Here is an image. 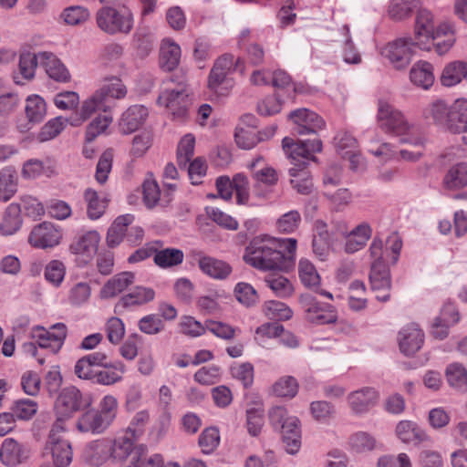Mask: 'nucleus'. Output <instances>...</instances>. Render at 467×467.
<instances>
[{
	"instance_id": "40",
	"label": "nucleus",
	"mask_w": 467,
	"mask_h": 467,
	"mask_svg": "<svg viewBox=\"0 0 467 467\" xmlns=\"http://www.w3.org/2000/svg\"><path fill=\"white\" fill-rule=\"evenodd\" d=\"M16 171L12 167H5L0 171V201L8 202L16 192Z\"/></svg>"
},
{
	"instance_id": "62",
	"label": "nucleus",
	"mask_w": 467,
	"mask_h": 467,
	"mask_svg": "<svg viewBox=\"0 0 467 467\" xmlns=\"http://www.w3.org/2000/svg\"><path fill=\"white\" fill-rule=\"evenodd\" d=\"M62 17L68 26H80L89 18V12L85 7L74 5L66 8Z\"/></svg>"
},
{
	"instance_id": "4",
	"label": "nucleus",
	"mask_w": 467,
	"mask_h": 467,
	"mask_svg": "<svg viewBox=\"0 0 467 467\" xmlns=\"http://www.w3.org/2000/svg\"><path fill=\"white\" fill-rule=\"evenodd\" d=\"M127 92V87L119 78L115 76L104 78L99 88L90 98L83 101L81 105L83 117L79 119L87 120L98 110L106 112L109 108V99H122L126 97Z\"/></svg>"
},
{
	"instance_id": "43",
	"label": "nucleus",
	"mask_w": 467,
	"mask_h": 467,
	"mask_svg": "<svg viewBox=\"0 0 467 467\" xmlns=\"http://www.w3.org/2000/svg\"><path fill=\"white\" fill-rule=\"evenodd\" d=\"M265 282L278 297L286 298L291 296L294 293V286L292 283L284 275H269L265 279Z\"/></svg>"
},
{
	"instance_id": "61",
	"label": "nucleus",
	"mask_w": 467,
	"mask_h": 467,
	"mask_svg": "<svg viewBox=\"0 0 467 467\" xmlns=\"http://www.w3.org/2000/svg\"><path fill=\"white\" fill-rule=\"evenodd\" d=\"M205 327L214 336L224 340L234 338L236 331H240L238 328L233 327L229 324L215 320H207L205 322Z\"/></svg>"
},
{
	"instance_id": "25",
	"label": "nucleus",
	"mask_w": 467,
	"mask_h": 467,
	"mask_svg": "<svg viewBox=\"0 0 467 467\" xmlns=\"http://www.w3.org/2000/svg\"><path fill=\"white\" fill-rule=\"evenodd\" d=\"M83 197L87 203L88 217L91 220L100 218L104 214L109 202L108 194L104 192H98L92 188H88L85 190Z\"/></svg>"
},
{
	"instance_id": "48",
	"label": "nucleus",
	"mask_w": 467,
	"mask_h": 467,
	"mask_svg": "<svg viewBox=\"0 0 467 467\" xmlns=\"http://www.w3.org/2000/svg\"><path fill=\"white\" fill-rule=\"evenodd\" d=\"M272 390L277 397L292 399L297 394L298 382L292 376H284L274 383Z\"/></svg>"
},
{
	"instance_id": "63",
	"label": "nucleus",
	"mask_w": 467,
	"mask_h": 467,
	"mask_svg": "<svg viewBox=\"0 0 467 467\" xmlns=\"http://www.w3.org/2000/svg\"><path fill=\"white\" fill-rule=\"evenodd\" d=\"M12 411L19 420H29L36 413L37 403L29 399H22L14 403Z\"/></svg>"
},
{
	"instance_id": "14",
	"label": "nucleus",
	"mask_w": 467,
	"mask_h": 467,
	"mask_svg": "<svg viewBox=\"0 0 467 467\" xmlns=\"http://www.w3.org/2000/svg\"><path fill=\"white\" fill-rule=\"evenodd\" d=\"M61 237L60 230L54 223L43 222L32 229L28 242L34 247L47 249L57 245Z\"/></svg>"
},
{
	"instance_id": "19",
	"label": "nucleus",
	"mask_w": 467,
	"mask_h": 467,
	"mask_svg": "<svg viewBox=\"0 0 467 467\" xmlns=\"http://www.w3.org/2000/svg\"><path fill=\"white\" fill-rule=\"evenodd\" d=\"M424 342V333L416 324L404 327L399 333L400 351L406 356H411L420 349Z\"/></svg>"
},
{
	"instance_id": "22",
	"label": "nucleus",
	"mask_w": 467,
	"mask_h": 467,
	"mask_svg": "<svg viewBox=\"0 0 467 467\" xmlns=\"http://www.w3.org/2000/svg\"><path fill=\"white\" fill-rule=\"evenodd\" d=\"M40 66L48 77L57 82H67L70 74L65 65L53 53L39 52Z\"/></svg>"
},
{
	"instance_id": "28",
	"label": "nucleus",
	"mask_w": 467,
	"mask_h": 467,
	"mask_svg": "<svg viewBox=\"0 0 467 467\" xmlns=\"http://www.w3.org/2000/svg\"><path fill=\"white\" fill-rule=\"evenodd\" d=\"M448 130L453 133L467 132V99H456L451 106Z\"/></svg>"
},
{
	"instance_id": "11",
	"label": "nucleus",
	"mask_w": 467,
	"mask_h": 467,
	"mask_svg": "<svg viewBox=\"0 0 467 467\" xmlns=\"http://www.w3.org/2000/svg\"><path fill=\"white\" fill-rule=\"evenodd\" d=\"M83 407L82 393L74 386L64 388L55 402V413L59 419H69Z\"/></svg>"
},
{
	"instance_id": "52",
	"label": "nucleus",
	"mask_w": 467,
	"mask_h": 467,
	"mask_svg": "<svg viewBox=\"0 0 467 467\" xmlns=\"http://www.w3.org/2000/svg\"><path fill=\"white\" fill-rule=\"evenodd\" d=\"M432 49L439 55L446 54L456 41L454 31H432Z\"/></svg>"
},
{
	"instance_id": "29",
	"label": "nucleus",
	"mask_w": 467,
	"mask_h": 467,
	"mask_svg": "<svg viewBox=\"0 0 467 467\" xmlns=\"http://www.w3.org/2000/svg\"><path fill=\"white\" fill-rule=\"evenodd\" d=\"M155 297V292L150 287L137 286L132 292L122 296L115 306V310L124 309L133 306H140L150 302Z\"/></svg>"
},
{
	"instance_id": "1",
	"label": "nucleus",
	"mask_w": 467,
	"mask_h": 467,
	"mask_svg": "<svg viewBox=\"0 0 467 467\" xmlns=\"http://www.w3.org/2000/svg\"><path fill=\"white\" fill-rule=\"evenodd\" d=\"M296 243L295 238L258 235L246 245L243 260L260 271L288 270L294 264Z\"/></svg>"
},
{
	"instance_id": "23",
	"label": "nucleus",
	"mask_w": 467,
	"mask_h": 467,
	"mask_svg": "<svg viewBox=\"0 0 467 467\" xmlns=\"http://www.w3.org/2000/svg\"><path fill=\"white\" fill-rule=\"evenodd\" d=\"M181 47L171 38L162 39L160 47V67L165 71L174 70L180 64Z\"/></svg>"
},
{
	"instance_id": "12",
	"label": "nucleus",
	"mask_w": 467,
	"mask_h": 467,
	"mask_svg": "<svg viewBox=\"0 0 467 467\" xmlns=\"http://www.w3.org/2000/svg\"><path fill=\"white\" fill-rule=\"evenodd\" d=\"M379 400V391L371 387H363L348 394L347 401L351 412L358 416L367 414Z\"/></svg>"
},
{
	"instance_id": "2",
	"label": "nucleus",
	"mask_w": 467,
	"mask_h": 467,
	"mask_svg": "<svg viewBox=\"0 0 467 467\" xmlns=\"http://www.w3.org/2000/svg\"><path fill=\"white\" fill-rule=\"evenodd\" d=\"M282 146L296 166L289 170V175L292 177L290 182L293 188L301 194H309L313 188V182L309 173L303 168L309 161H316L314 154L322 150V141L314 138L295 142L293 139L285 137L283 139Z\"/></svg>"
},
{
	"instance_id": "5",
	"label": "nucleus",
	"mask_w": 467,
	"mask_h": 467,
	"mask_svg": "<svg viewBox=\"0 0 467 467\" xmlns=\"http://www.w3.org/2000/svg\"><path fill=\"white\" fill-rule=\"evenodd\" d=\"M232 54L224 53L218 57L209 72L207 88L217 97H227L234 86V80L230 77L233 71Z\"/></svg>"
},
{
	"instance_id": "9",
	"label": "nucleus",
	"mask_w": 467,
	"mask_h": 467,
	"mask_svg": "<svg viewBox=\"0 0 467 467\" xmlns=\"http://www.w3.org/2000/svg\"><path fill=\"white\" fill-rule=\"evenodd\" d=\"M132 21V14L127 7L117 10L106 6L97 13V24L100 29H131Z\"/></svg>"
},
{
	"instance_id": "6",
	"label": "nucleus",
	"mask_w": 467,
	"mask_h": 467,
	"mask_svg": "<svg viewBox=\"0 0 467 467\" xmlns=\"http://www.w3.org/2000/svg\"><path fill=\"white\" fill-rule=\"evenodd\" d=\"M253 179V191L257 197H266L277 184V171L268 166L263 157L258 156L247 163Z\"/></svg>"
},
{
	"instance_id": "60",
	"label": "nucleus",
	"mask_w": 467,
	"mask_h": 467,
	"mask_svg": "<svg viewBox=\"0 0 467 467\" xmlns=\"http://www.w3.org/2000/svg\"><path fill=\"white\" fill-rule=\"evenodd\" d=\"M66 267L61 261L52 260L45 267V278L54 286H58L64 280Z\"/></svg>"
},
{
	"instance_id": "21",
	"label": "nucleus",
	"mask_w": 467,
	"mask_h": 467,
	"mask_svg": "<svg viewBox=\"0 0 467 467\" xmlns=\"http://www.w3.org/2000/svg\"><path fill=\"white\" fill-rule=\"evenodd\" d=\"M150 455L142 447L134 448L132 440L121 436L114 440L110 449L111 457L119 462L128 461L131 463L135 455Z\"/></svg>"
},
{
	"instance_id": "49",
	"label": "nucleus",
	"mask_w": 467,
	"mask_h": 467,
	"mask_svg": "<svg viewBox=\"0 0 467 467\" xmlns=\"http://www.w3.org/2000/svg\"><path fill=\"white\" fill-rule=\"evenodd\" d=\"M246 424L248 432L252 436H257L264 426V408L262 403L246 410Z\"/></svg>"
},
{
	"instance_id": "30",
	"label": "nucleus",
	"mask_w": 467,
	"mask_h": 467,
	"mask_svg": "<svg viewBox=\"0 0 467 467\" xmlns=\"http://www.w3.org/2000/svg\"><path fill=\"white\" fill-rule=\"evenodd\" d=\"M134 282V274L131 272H122L110 278L101 288L100 296L102 298H111L123 292L129 285Z\"/></svg>"
},
{
	"instance_id": "15",
	"label": "nucleus",
	"mask_w": 467,
	"mask_h": 467,
	"mask_svg": "<svg viewBox=\"0 0 467 467\" xmlns=\"http://www.w3.org/2000/svg\"><path fill=\"white\" fill-rule=\"evenodd\" d=\"M30 456L27 444L19 442L13 438L4 440L0 448V461L9 467H16L26 462Z\"/></svg>"
},
{
	"instance_id": "20",
	"label": "nucleus",
	"mask_w": 467,
	"mask_h": 467,
	"mask_svg": "<svg viewBox=\"0 0 467 467\" xmlns=\"http://www.w3.org/2000/svg\"><path fill=\"white\" fill-rule=\"evenodd\" d=\"M52 331L40 328L36 335L37 344L42 348H47L52 353H57L63 346L67 337V327L63 323H57L52 326Z\"/></svg>"
},
{
	"instance_id": "38",
	"label": "nucleus",
	"mask_w": 467,
	"mask_h": 467,
	"mask_svg": "<svg viewBox=\"0 0 467 467\" xmlns=\"http://www.w3.org/2000/svg\"><path fill=\"white\" fill-rule=\"evenodd\" d=\"M446 189L457 190L467 185V163L461 162L449 169L443 179Z\"/></svg>"
},
{
	"instance_id": "13",
	"label": "nucleus",
	"mask_w": 467,
	"mask_h": 467,
	"mask_svg": "<svg viewBox=\"0 0 467 467\" xmlns=\"http://www.w3.org/2000/svg\"><path fill=\"white\" fill-rule=\"evenodd\" d=\"M188 96L186 85L181 82L175 88L163 90L158 98V103L169 109L174 116L182 118L186 115Z\"/></svg>"
},
{
	"instance_id": "50",
	"label": "nucleus",
	"mask_w": 467,
	"mask_h": 467,
	"mask_svg": "<svg viewBox=\"0 0 467 467\" xmlns=\"http://www.w3.org/2000/svg\"><path fill=\"white\" fill-rule=\"evenodd\" d=\"M264 312L269 319L288 320L293 316L291 308L281 301L270 300L265 303Z\"/></svg>"
},
{
	"instance_id": "57",
	"label": "nucleus",
	"mask_w": 467,
	"mask_h": 467,
	"mask_svg": "<svg viewBox=\"0 0 467 467\" xmlns=\"http://www.w3.org/2000/svg\"><path fill=\"white\" fill-rule=\"evenodd\" d=\"M334 140L337 151L343 159L347 158L348 153L358 150L357 140L347 131H339Z\"/></svg>"
},
{
	"instance_id": "10",
	"label": "nucleus",
	"mask_w": 467,
	"mask_h": 467,
	"mask_svg": "<svg viewBox=\"0 0 467 467\" xmlns=\"http://www.w3.org/2000/svg\"><path fill=\"white\" fill-rule=\"evenodd\" d=\"M289 119L294 123L293 132L300 136L316 135L325 127L321 117L305 108L291 111Z\"/></svg>"
},
{
	"instance_id": "31",
	"label": "nucleus",
	"mask_w": 467,
	"mask_h": 467,
	"mask_svg": "<svg viewBox=\"0 0 467 467\" xmlns=\"http://www.w3.org/2000/svg\"><path fill=\"white\" fill-rule=\"evenodd\" d=\"M410 78L416 86L428 89L434 82L432 65L426 61H418L410 68Z\"/></svg>"
},
{
	"instance_id": "46",
	"label": "nucleus",
	"mask_w": 467,
	"mask_h": 467,
	"mask_svg": "<svg viewBox=\"0 0 467 467\" xmlns=\"http://www.w3.org/2000/svg\"><path fill=\"white\" fill-rule=\"evenodd\" d=\"M195 139L192 134L182 138L177 149V162L181 170L185 169L194 153Z\"/></svg>"
},
{
	"instance_id": "54",
	"label": "nucleus",
	"mask_w": 467,
	"mask_h": 467,
	"mask_svg": "<svg viewBox=\"0 0 467 467\" xmlns=\"http://www.w3.org/2000/svg\"><path fill=\"white\" fill-rule=\"evenodd\" d=\"M40 65L39 53L33 54L30 52H23L19 58V71L23 78L31 79L35 76V71Z\"/></svg>"
},
{
	"instance_id": "64",
	"label": "nucleus",
	"mask_w": 467,
	"mask_h": 467,
	"mask_svg": "<svg viewBox=\"0 0 467 467\" xmlns=\"http://www.w3.org/2000/svg\"><path fill=\"white\" fill-rule=\"evenodd\" d=\"M220 435L216 428L205 429L199 437V445L205 454L213 452L219 445Z\"/></svg>"
},
{
	"instance_id": "7",
	"label": "nucleus",
	"mask_w": 467,
	"mask_h": 467,
	"mask_svg": "<svg viewBox=\"0 0 467 467\" xmlns=\"http://www.w3.org/2000/svg\"><path fill=\"white\" fill-rule=\"evenodd\" d=\"M299 304L305 312L306 319L310 323L317 325L333 324L337 319L333 306L318 302L311 294L301 295Z\"/></svg>"
},
{
	"instance_id": "3",
	"label": "nucleus",
	"mask_w": 467,
	"mask_h": 467,
	"mask_svg": "<svg viewBox=\"0 0 467 467\" xmlns=\"http://www.w3.org/2000/svg\"><path fill=\"white\" fill-rule=\"evenodd\" d=\"M377 122L384 132L400 137L401 143L420 148L425 145L426 140L417 127L410 123L400 110L386 101H379Z\"/></svg>"
},
{
	"instance_id": "56",
	"label": "nucleus",
	"mask_w": 467,
	"mask_h": 467,
	"mask_svg": "<svg viewBox=\"0 0 467 467\" xmlns=\"http://www.w3.org/2000/svg\"><path fill=\"white\" fill-rule=\"evenodd\" d=\"M351 448L357 452L369 451L377 448L376 439L368 432L358 431L350 437Z\"/></svg>"
},
{
	"instance_id": "24",
	"label": "nucleus",
	"mask_w": 467,
	"mask_h": 467,
	"mask_svg": "<svg viewBox=\"0 0 467 467\" xmlns=\"http://www.w3.org/2000/svg\"><path fill=\"white\" fill-rule=\"evenodd\" d=\"M396 434L402 442L415 445L431 440L424 430L410 420L400 421L396 426Z\"/></svg>"
},
{
	"instance_id": "27",
	"label": "nucleus",
	"mask_w": 467,
	"mask_h": 467,
	"mask_svg": "<svg viewBox=\"0 0 467 467\" xmlns=\"http://www.w3.org/2000/svg\"><path fill=\"white\" fill-rule=\"evenodd\" d=\"M198 265L204 275L218 280L226 279L233 270L232 266L226 262L211 256L199 258Z\"/></svg>"
},
{
	"instance_id": "45",
	"label": "nucleus",
	"mask_w": 467,
	"mask_h": 467,
	"mask_svg": "<svg viewBox=\"0 0 467 467\" xmlns=\"http://www.w3.org/2000/svg\"><path fill=\"white\" fill-rule=\"evenodd\" d=\"M47 113L45 100L38 95H32L26 99V114L30 122H40Z\"/></svg>"
},
{
	"instance_id": "16",
	"label": "nucleus",
	"mask_w": 467,
	"mask_h": 467,
	"mask_svg": "<svg viewBox=\"0 0 467 467\" xmlns=\"http://www.w3.org/2000/svg\"><path fill=\"white\" fill-rule=\"evenodd\" d=\"M369 281L371 290L376 293V298L381 302H387L390 298L391 280L389 270L385 265L372 264Z\"/></svg>"
},
{
	"instance_id": "41",
	"label": "nucleus",
	"mask_w": 467,
	"mask_h": 467,
	"mask_svg": "<svg viewBox=\"0 0 467 467\" xmlns=\"http://www.w3.org/2000/svg\"><path fill=\"white\" fill-rule=\"evenodd\" d=\"M183 252L176 248L156 250L153 257L154 263L161 267L168 268L180 265L183 261Z\"/></svg>"
},
{
	"instance_id": "59",
	"label": "nucleus",
	"mask_w": 467,
	"mask_h": 467,
	"mask_svg": "<svg viewBox=\"0 0 467 467\" xmlns=\"http://www.w3.org/2000/svg\"><path fill=\"white\" fill-rule=\"evenodd\" d=\"M154 42L153 36L144 31L136 32L133 36V47L140 57H147L152 51Z\"/></svg>"
},
{
	"instance_id": "26",
	"label": "nucleus",
	"mask_w": 467,
	"mask_h": 467,
	"mask_svg": "<svg viewBox=\"0 0 467 467\" xmlns=\"http://www.w3.org/2000/svg\"><path fill=\"white\" fill-rule=\"evenodd\" d=\"M109 423L94 410H88L83 413L77 422V429L80 432H88L92 434H101L109 427Z\"/></svg>"
},
{
	"instance_id": "33",
	"label": "nucleus",
	"mask_w": 467,
	"mask_h": 467,
	"mask_svg": "<svg viewBox=\"0 0 467 467\" xmlns=\"http://www.w3.org/2000/svg\"><path fill=\"white\" fill-rule=\"evenodd\" d=\"M371 229L368 224L361 223L354 228L348 235L345 244V252L354 254L362 249L370 238Z\"/></svg>"
},
{
	"instance_id": "51",
	"label": "nucleus",
	"mask_w": 467,
	"mask_h": 467,
	"mask_svg": "<svg viewBox=\"0 0 467 467\" xmlns=\"http://www.w3.org/2000/svg\"><path fill=\"white\" fill-rule=\"evenodd\" d=\"M285 450L291 455L296 454L301 448L300 423L295 428H287L281 431Z\"/></svg>"
},
{
	"instance_id": "8",
	"label": "nucleus",
	"mask_w": 467,
	"mask_h": 467,
	"mask_svg": "<svg viewBox=\"0 0 467 467\" xmlns=\"http://www.w3.org/2000/svg\"><path fill=\"white\" fill-rule=\"evenodd\" d=\"M412 44L407 38H398L380 48V55L397 70L405 69L413 57Z\"/></svg>"
},
{
	"instance_id": "42",
	"label": "nucleus",
	"mask_w": 467,
	"mask_h": 467,
	"mask_svg": "<svg viewBox=\"0 0 467 467\" xmlns=\"http://www.w3.org/2000/svg\"><path fill=\"white\" fill-rule=\"evenodd\" d=\"M449 385L464 391L467 389V369L460 363L450 364L445 371Z\"/></svg>"
},
{
	"instance_id": "55",
	"label": "nucleus",
	"mask_w": 467,
	"mask_h": 467,
	"mask_svg": "<svg viewBox=\"0 0 467 467\" xmlns=\"http://www.w3.org/2000/svg\"><path fill=\"white\" fill-rule=\"evenodd\" d=\"M234 292L236 299L247 307L258 302L259 296L256 290L248 283L240 282L236 284Z\"/></svg>"
},
{
	"instance_id": "32",
	"label": "nucleus",
	"mask_w": 467,
	"mask_h": 467,
	"mask_svg": "<svg viewBox=\"0 0 467 467\" xmlns=\"http://www.w3.org/2000/svg\"><path fill=\"white\" fill-rule=\"evenodd\" d=\"M51 454L57 467H67L73 459L71 444L67 440L52 436Z\"/></svg>"
},
{
	"instance_id": "44",
	"label": "nucleus",
	"mask_w": 467,
	"mask_h": 467,
	"mask_svg": "<svg viewBox=\"0 0 467 467\" xmlns=\"http://www.w3.org/2000/svg\"><path fill=\"white\" fill-rule=\"evenodd\" d=\"M424 115L427 119L431 118L436 124L448 129L451 107H448L443 100H436L425 109Z\"/></svg>"
},
{
	"instance_id": "39",
	"label": "nucleus",
	"mask_w": 467,
	"mask_h": 467,
	"mask_svg": "<svg viewBox=\"0 0 467 467\" xmlns=\"http://www.w3.org/2000/svg\"><path fill=\"white\" fill-rule=\"evenodd\" d=\"M420 4V0H391L388 7V16L394 21L408 19L412 10Z\"/></svg>"
},
{
	"instance_id": "37",
	"label": "nucleus",
	"mask_w": 467,
	"mask_h": 467,
	"mask_svg": "<svg viewBox=\"0 0 467 467\" xmlns=\"http://www.w3.org/2000/svg\"><path fill=\"white\" fill-rule=\"evenodd\" d=\"M467 78V63L456 60L449 63L443 69L441 81L443 86L452 87Z\"/></svg>"
},
{
	"instance_id": "53",
	"label": "nucleus",
	"mask_w": 467,
	"mask_h": 467,
	"mask_svg": "<svg viewBox=\"0 0 467 467\" xmlns=\"http://www.w3.org/2000/svg\"><path fill=\"white\" fill-rule=\"evenodd\" d=\"M301 221L299 212L292 210L281 215L277 219L275 226L279 233L292 234L299 227Z\"/></svg>"
},
{
	"instance_id": "18",
	"label": "nucleus",
	"mask_w": 467,
	"mask_h": 467,
	"mask_svg": "<svg viewBox=\"0 0 467 467\" xmlns=\"http://www.w3.org/2000/svg\"><path fill=\"white\" fill-rule=\"evenodd\" d=\"M82 108H80L78 112L74 113L69 118H63L61 116L56 117L47 121L42 127L37 139L41 142L50 140L60 134V132L66 128L67 124H70L74 127L81 125L85 121L79 119H82Z\"/></svg>"
},
{
	"instance_id": "58",
	"label": "nucleus",
	"mask_w": 467,
	"mask_h": 467,
	"mask_svg": "<svg viewBox=\"0 0 467 467\" xmlns=\"http://www.w3.org/2000/svg\"><path fill=\"white\" fill-rule=\"evenodd\" d=\"M118 409L117 398L113 395H106L100 400L97 411L111 425L117 417Z\"/></svg>"
},
{
	"instance_id": "34",
	"label": "nucleus",
	"mask_w": 467,
	"mask_h": 467,
	"mask_svg": "<svg viewBox=\"0 0 467 467\" xmlns=\"http://www.w3.org/2000/svg\"><path fill=\"white\" fill-rule=\"evenodd\" d=\"M270 424L275 430L284 431L285 429L295 428L300 421L296 416L289 415L287 410L283 406H274L268 410Z\"/></svg>"
},
{
	"instance_id": "35",
	"label": "nucleus",
	"mask_w": 467,
	"mask_h": 467,
	"mask_svg": "<svg viewBox=\"0 0 467 467\" xmlns=\"http://www.w3.org/2000/svg\"><path fill=\"white\" fill-rule=\"evenodd\" d=\"M99 240V234L96 231H90L73 243L70 245V249L74 254L91 257L98 251Z\"/></svg>"
},
{
	"instance_id": "17",
	"label": "nucleus",
	"mask_w": 467,
	"mask_h": 467,
	"mask_svg": "<svg viewBox=\"0 0 467 467\" xmlns=\"http://www.w3.org/2000/svg\"><path fill=\"white\" fill-rule=\"evenodd\" d=\"M148 109L143 105H132L121 115L119 120V130L123 135H129L138 130L146 121Z\"/></svg>"
},
{
	"instance_id": "47",
	"label": "nucleus",
	"mask_w": 467,
	"mask_h": 467,
	"mask_svg": "<svg viewBox=\"0 0 467 467\" xmlns=\"http://www.w3.org/2000/svg\"><path fill=\"white\" fill-rule=\"evenodd\" d=\"M298 274L301 282L307 287H317L320 276L316 266L308 259H301L298 264Z\"/></svg>"
},
{
	"instance_id": "36",
	"label": "nucleus",
	"mask_w": 467,
	"mask_h": 467,
	"mask_svg": "<svg viewBox=\"0 0 467 467\" xmlns=\"http://www.w3.org/2000/svg\"><path fill=\"white\" fill-rule=\"evenodd\" d=\"M133 220L134 216L131 214L120 215L115 219L108 230L107 243L109 246L114 247L121 243L128 226L132 223Z\"/></svg>"
}]
</instances>
